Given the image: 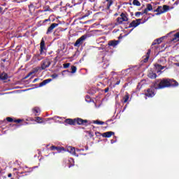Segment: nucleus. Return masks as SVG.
I'll return each mask as SVG.
<instances>
[{
	"mask_svg": "<svg viewBox=\"0 0 179 179\" xmlns=\"http://www.w3.org/2000/svg\"><path fill=\"white\" fill-rule=\"evenodd\" d=\"M178 86V82L174 79L163 78L156 80L154 83V89L162 90L166 89V87H177Z\"/></svg>",
	"mask_w": 179,
	"mask_h": 179,
	"instance_id": "1",
	"label": "nucleus"
},
{
	"mask_svg": "<svg viewBox=\"0 0 179 179\" xmlns=\"http://www.w3.org/2000/svg\"><path fill=\"white\" fill-rule=\"evenodd\" d=\"M89 120H83L80 117H77L74 119L68 118L64 120L65 125H85L87 127Z\"/></svg>",
	"mask_w": 179,
	"mask_h": 179,
	"instance_id": "2",
	"label": "nucleus"
},
{
	"mask_svg": "<svg viewBox=\"0 0 179 179\" xmlns=\"http://www.w3.org/2000/svg\"><path fill=\"white\" fill-rule=\"evenodd\" d=\"M129 19L128 18V14L127 13H122L120 17H118L116 19L117 25L122 24L123 22H128Z\"/></svg>",
	"mask_w": 179,
	"mask_h": 179,
	"instance_id": "3",
	"label": "nucleus"
},
{
	"mask_svg": "<svg viewBox=\"0 0 179 179\" xmlns=\"http://www.w3.org/2000/svg\"><path fill=\"white\" fill-rule=\"evenodd\" d=\"M87 38V36L83 35L76 41V43H74V47H80V45L83 44V41H85Z\"/></svg>",
	"mask_w": 179,
	"mask_h": 179,
	"instance_id": "4",
	"label": "nucleus"
},
{
	"mask_svg": "<svg viewBox=\"0 0 179 179\" xmlns=\"http://www.w3.org/2000/svg\"><path fill=\"white\" fill-rule=\"evenodd\" d=\"M69 1L71 2L72 5L69 3H67L66 6L60 8V12H66V9H68V8H73L75 6V0H69Z\"/></svg>",
	"mask_w": 179,
	"mask_h": 179,
	"instance_id": "5",
	"label": "nucleus"
},
{
	"mask_svg": "<svg viewBox=\"0 0 179 179\" xmlns=\"http://www.w3.org/2000/svg\"><path fill=\"white\" fill-rule=\"evenodd\" d=\"M141 22H142V19H137L136 20H133L129 25L128 27H125V29H131V27H138L139 24H141Z\"/></svg>",
	"mask_w": 179,
	"mask_h": 179,
	"instance_id": "6",
	"label": "nucleus"
},
{
	"mask_svg": "<svg viewBox=\"0 0 179 179\" xmlns=\"http://www.w3.org/2000/svg\"><path fill=\"white\" fill-rule=\"evenodd\" d=\"M144 94L145 97H155V89L152 87L147 89Z\"/></svg>",
	"mask_w": 179,
	"mask_h": 179,
	"instance_id": "7",
	"label": "nucleus"
},
{
	"mask_svg": "<svg viewBox=\"0 0 179 179\" xmlns=\"http://www.w3.org/2000/svg\"><path fill=\"white\" fill-rule=\"evenodd\" d=\"M58 24L57 23H52L48 28L46 32V34H50V33H52V31L55 27H58Z\"/></svg>",
	"mask_w": 179,
	"mask_h": 179,
	"instance_id": "8",
	"label": "nucleus"
},
{
	"mask_svg": "<svg viewBox=\"0 0 179 179\" xmlns=\"http://www.w3.org/2000/svg\"><path fill=\"white\" fill-rule=\"evenodd\" d=\"M118 44H120V41L118 40L117 41H115V40L109 41L108 43V45L109 47H113V48L117 47L118 45Z\"/></svg>",
	"mask_w": 179,
	"mask_h": 179,
	"instance_id": "9",
	"label": "nucleus"
},
{
	"mask_svg": "<svg viewBox=\"0 0 179 179\" xmlns=\"http://www.w3.org/2000/svg\"><path fill=\"white\" fill-rule=\"evenodd\" d=\"M50 150H57L58 153H61L62 150H65V148L64 147H59V146H55V145H52L50 148Z\"/></svg>",
	"mask_w": 179,
	"mask_h": 179,
	"instance_id": "10",
	"label": "nucleus"
},
{
	"mask_svg": "<svg viewBox=\"0 0 179 179\" xmlns=\"http://www.w3.org/2000/svg\"><path fill=\"white\" fill-rule=\"evenodd\" d=\"M113 135H115L114 131H106L101 134L103 138H111V136H113Z\"/></svg>",
	"mask_w": 179,
	"mask_h": 179,
	"instance_id": "11",
	"label": "nucleus"
},
{
	"mask_svg": "<svg viewBox=\"0 0 179 179\" xmlns=\"http://www.w3.org/2000/svg\"><path fill=\"white\" fill-rule=\"evenodd\" d=\"M155 69H157V73H159V72H162V71H163V69H164V68H166V66H162L159 64H155Z\"/></svg>",
	"mask_w": 179,
	"mask_h": 179,
	"instance_id": "12",
	"label": "nucleus"
},
{
	"mask_svg": "<svg viewBox=\"0 0 179 179\" xmlns=\"http://www.w3.org/2000/svg\"><path fill=\"white\" fill-rule=\"evenodd\" d=\"M32 113L35 115H40V113H41V110L38 107H35L32 109Z\"/></svg>",
	"mask_w": 179,
	"mask_h": 179,
	"instance_id": "13",
	"label": "nucleus"
},
{
	"mask_svg": "<svg viewBox=\"0 0 179 179\" xmlns=\"http://www.w3.org/2000/svg\"><path fill=\"white\" fill-rule=\"evenodd\" d=\"M152 52V50L150 49L148 50V52L146 53V55L145 56V58L143 59V62L146 63L148 61H149V58H150V53Z\"/></svg>",
	"mask_w": 179,
	"mask_h": 179,
	"instance_id": "14",
	"label": "nucleus"
},
{
	"mask_svg": "<svg viewBox=\"0 0 179 179\" xmlns=\"http://www.w3.org/2000/svg\"><path fill=\"white\" fill-rule=\"evenodd\" d=\"M173 43H177L179 41V31L173 35V38L171 39Z\"/></svg>",
	"mask_w": 179,
	"mask_h": 179,
	"instance_id": "15",
	"label": "nucleus"
},
{
	"mask_svg": "<svg viewBox=\"0 0 179 179\" xmlns=\"http://www.w3.org/2000/svg\"><path fill=\"white\" fill-rule=\"evenodd\" d=\"M154 12H157L156 13L157 15H162V13H164V11H163V7L161 6H158L156 10H154Z\"/></svg>",
	"mask_w": 179,
	"mask_h": 179,
	"instance_id": "16",
	"label": "nucleus"
},
{
	"mask_svg": "<svg viewBox=\"0 0 179 179\" xmlns=\"http://www.w3.org/2000/svg\"><path fill=\"white\" fill-rule=\"evenodd\" d=\"M163 41V38H157V39H155L152 43V45H156V44H161Z\"/></svg>",
	"mask_w": 179,
	"mask_h": 179,
	"instance_id": "17",
	"label": "nucleus"
},
{
	"mask_svg": "<svg viewBox=\"0 0 179 179\" xmlns=\"http://www.w3.org/2000/svg\"><path fill=\"white\" fill-rule=\"evenodd\" d=\"M45 42H44V39H42L41 42V54H43V52H44V50H45Z\"/></svg>",
	"mask_w": 179,
	"mask_h": 179,
	"instance_id": "18",
	"label": "nucleus"
},
{
	"mask_svg": "<svg viewBox=\"0 0 179 179\" xmlns=\"http://www.w3.org/2000/svg\"><path fill=\"white\" fill-rule=\"evenodd\" d=\"M106 1L107 2L106 9L108 10H110V8H111L113 3H114V1H113V0H106Z\"/></svg>",
	"mask_w": 179,
	"mask_h": 179,
	"instance_id": "19",
	"label": "nucleus"
},
{
	"mask_svg": "<svg viewBox=\"0 0 179 179\" xmlns=\"http://www.w3.org/2000/svg\"><path fill=\"white\" fill-rule=\"evenodd\" d=\"M8 79V74L6 73H0V80H6Z\"/></svg>",
	"mask_w": 179,
	"mask_h": 179,
	"instance_id": "20",
	"label": "nucleus"
},
{
	"mask_svg": "<svg viewBox=\"0 0 179 179\" xmlns=\"http://www.w3.org/2000/svg\"><path fill=\"white\" fill-rule=\"evenodd\" d=\"M148 78L150 79H156V78H157V74H156V73L150 72L148 73Z\"/></svg>",
	"mask_w": 179,
	"mask_h": 179,
	"instance_id": "21",
	"label": "nucleus"
},
{
	"mask_svg": "<svg viewBox=\"0 0 179 179\" xmlns=\"http://www.w3.org/2000/svg\"><path fill=\"white\" fill-rule=\"evenodd\" d=\"M121 83V80L118 78V77H116L115 78V83H113V87H115V86H118Z\"/></svg>",
	"mask_w": 179,
	"mask_h": 179,
	"instance_id": "22",
	"label": "nucleus"
},
{
	"mask_svg": "<svg viewBox=\"0 0 179 179\" xmlns=\"http://www.w3.org/2000/svg\"><path fill=\"white\" fill-rule=\"evenodd\" d=\"M169 10H170V6L167 5H164L162 8V12H164V13L166 12H169Z\"/></svg>",
	"mask_w": 179,
	"mask_h": 179,
	"instance_id": "23",
	"label": "nucleus"
},
{
	"mask_svg": "<svg viewBox=\"0 0 179 179\" xmlns=\"http://www.w3.org/2000/svg\"><path fill=\"white\" fill-rule=\"evenodd\" d=\"M92 124H96L97 125H104V122L100 120H93Z\"/></svg>",
	"mask_w": 179,
	"mask_h": 179,
	"instance_id": "24",
	"label": "nucleus"
},
{
	"mask_svg": "<svg viewBox=\"0 0 179 179\" xmlns=\"http://www.w3.org/2000/svg\"><path fill=\"white\" fill-rule=\"evenodd\" d=\"M129 100V94L127 93V94L123 97V103H128V101Z\"/></svg>",
	"mask_w": 179,
	"mask_h": 179,
	"instance_id": "25",
	"label": "nucleus"
},
{
	"mask_svg": "<svg viewBox=\"0 0 179 179\" xmlns=\"http://www.w3.org/2000/svg\"><path fill=\"white\" fill-rule=\"evenodd\" d=\"M68 152H69V153H71V155H75V153H76L75 148L69 147Z\"/></svg>",
	"mask_w": 179,
	"mask_h": 179,
	"instance_id": "26",
	"label": "nucleus"
},
{
	"mask_svg": "<svg viewBox=\"0 0 179 179\" xmlns=\"http://www.w3.org/2000/svg\"><path fill=\"white\" fill-rule=\"evenodd\" d=\"M133 5H134V6H141V2L138 0H134Z\"/></svg>",
	"mask_w": 179,
	"mask_h": 179,
	"instance_id": "27",
	"label": "nucleus"
},
{
	"mask_svg": "<svg viewBox=\"0 0 179 179\" xmlns=\"http://www.w3.org/2000/svg\"><path fill=\"white\" fill-rule=\"evenodd\" d=\"M76 71H78V69L76 68V66H71V73H76Z\"/></svg>",
	"mask_w": 179,
	"mask_h": 179,
	"instance_id": "28",
	"label": "nucleus"
},
{
	"mask_svg": "<svg viewBox=\"0 0 179 179\" xmlns=\"http://www.w3.org/2000/svg\"><path fill=\"white\" fill-rule=\"evenodd\" d=\"M36 122H38V124H41V122H43V118L40 117H36Z\"/></svg>",
	"mask_w": 179,
	"mask_h": 179,
	"instance_id": "29",
	"label": "nucleus"
},
{
	"mask_svg": "<svg viewBox=\"0 0 179 179\" xmlns=\"http://www.w3.org/2000/svg\"><path fill=\"white\" fill-rule=\"evenodd\" d=\"M148 11H150V10H153V6H152V4L150 3H148L147 4V8Z\"/></svg>",
	"mask_w": 179,
	"mask_h": 179,
	"instance_id": "30",
	"label": "nucleus"
},
{
	"mask_svg": "<svg viewBox=\"0 0 179 179\" xmlns=\"http://www.w3.org/2000/svg\"><path fill=\"white\" fill-rule=\"evenodd\" d=\"M69 66H71V63H66L63 64V68L64 69H68V68H69Z\"/></svg>",
	"mask_w": 179,
	"mask_h": 179,
	"instance_id": "31",
	"label": "nucleus"
},
{
	"mask_svg": "<svg viewBox=\"0 0 179 179\" xmlns=\"http://www.w3.org/2000/svg\"><path fill=\"white\" fill-rule=\"evenodd\" d=\"M88 13H86L85 15H83L82 17H80L79 18L80 20H82L83 19H85V17H87V16H89L90 15V13L89 11H87Z\"/></svg>",
	"mask_w": 179,
	"mask_h": 179,
	"instance_id": "32",
	"label": "nucleus"
},
{
	"mask_svg": "<svg viewBox=\"0 0 179 179\" xmlns=\"http://www.w3.org/2000/svg\"><path fill=\"white\" fill-rule=\"evenodd\" d=\"M43 86H45V80L41 83L36 87H43Z\"/></svg>",
	"mask_w": 179,
	"mask_h": 179,
	"instance_id": "33",
	"label": "nucleus"
},
{
	"mask_svg": "<svg viewBox=\"0 0 179 179\" xmlns=\"http://www.w3.org/2000/svg\"><path fill=\"white\" fill-rule=\"evenodd\" d=\"M45 69V62H43L41 66L40 67V71Z\"/></svg>",
	"mask_w": 179,
	"mask_h": 179,
	"instance_id": "34",
	"label": "nucleus"
},
{
	"mask_svg": "<svg viewBox=\"0 0 179 179\" xmlns=\"http://www.w3.org/2000/svg\"><path fill=\"white\" fill-rule=\"evenodd\" d=\"M45 12H52V10L50 8L49 6H45Z\"/></svg>",
	"mask_w": 179,
	"mask_h": 179,
	"instance_id": "35",
	"label": "nucleus"
},
{
	"mask_svg": "<svg viewBox=\"0 0 179 179\" xmlns=\"http://www.w3.org/2000/svg\"><path fill=\"white\" fill-rule=\"evenodd\" d=\"M141 15H143V13H142V12H136V13H135V16H136V17H139L141 16Z\"/></svg>",
	"mask_w": 179,
	"mask_h": 179,
	"instance_id": "36",
	"label": "nucleus"
},
{
	"mask_svg": "<svg viewBox=\"0 0 179 179\" xmlns=\"http://www.w3.org/2000/svg\"><path fill=\"white\" fill-rule=\"evenodd\" d=\"M6 120H7L8 122H13V119L12 117H7V118H6Z\"/></svg>",
	"mask_w": 179,
	"mask_h": 179,
	"instance_id": "37",
	"label": "nucleus"
},
{
	"mask_svg": "<svg viewBox=\"0 0 179 179\" xmlns=\"http://www.w3.org/2000/svg\"><path fill=\"white\" fill-rule=\"evenodd\" d=\"M51 78L53 79H55L56 78H58V74L54 73L53 75L51 76Z\"/></svg>",
	"mask_w": 179,
	"mask_h": 179,
	"instance_id": "38",
	"label": "nucleus"
},
{
	"mask_svg": "<svg viewBox=\"0 0 179 179\" xmlns=\"http://www.w3.org/2000/svg\"><path fill=\"white\" fill-rule=\"evenodd\" d=\"M148 12H149V10L147 8H145V10H143V12L142 13H143V15H144V14L148 15Z\"/></svg>",
	"mask_w": 179,
	"mask_h": 179,
	"instance_id": "39",
	"label": "nucleus"
},
{
	"mask_svg": "<svg viewBox=\"0 0 179 179\" xmlns=\"http://www.w3.org/2000/svg\"><path fill=\"white\" fill-rule=\"evenodd\" d=\"M85 100L89 103L90 101V96H89V95L86 96Z\"/></svg>",
	"mask_w": 179,
	"mask_h": 179,
	"instance_id": "40",
	"label": "nucleus"
},
{
	"mask_svg": "<svg viewBox=\"0 0 179 179\" xmlns=\"http://www.w3.org/2000/svg\"><path fill=\"white\" fill-rule=\"evenodd\" d=\"M52 79L51 78L47 79L45 80V84L47 85V83H50V82H52Z\"/></svg>",
	"mask_w": 179,
	"mask_h": 179,
	"instance_id": "41",
	"label": "nucleus"
},
{
	"mask_svg": "<svg viewBox=\"0 0 179 179\" xmlns=\"http://www.w3.org/2000/svg\"><path fill=\"white\" fill-rule=\"evenodd\" d=\"M14 122H17L19 124L20 122H22V120H20V119L15 120H14Z\"/></svg>",
	"mask_w": 179,
	"mask_h": 179,
	"instance_id": "42",
	"label": "nucleus"
},
{
	"mask_svg": "<svg viewBox=\"0 0 179 179\" xmlns=\"http://www.w3.org/2000/svg\"><path fill=\"white\" fill-rule=\"evenodd\" d=\"M108 90H110V88H109V87H106V88L104 90V93H108Z\"/></svg>",
	"mask_w": 179,
	"mask_h": 179,
	"instance_id": "43",
	"label": "nucleus"
},
{
	"mask_svg": "<svg viewBox=\"0 0 179 179\" xmlns=\"http://www.w3.org/2000/svg\"><path fill=\"white\" fill-rule=\"evenodd\" d=\"M33 73H34V72L29 73L26 76V78H29V76H31V75H33Z\"/></svg>",
	"mask_w": 179,
	"mask_h": 179,
	"instance_id": "44",
	"label": "nucleus"
},
{
	"mask_svg": "<svg viewBox=\"0 0 179 179\" xmlns=\"http://www.w3.org/2000/svg\"><path fill=\"white\" fill-rule=\"evenodd\" d=\"M179 5V0H177L174 3L173 6Z\"/></svg>",
	"mask_w": 179,
	"mask_h": 179,
	"instance_id": "45",
	"label": "nucleus"
},
{
	"mask_svg": "<svg viewBox=\"0 0 179 179\" xmlns=\"http://www.w3.org/2000/svg\"><path fill=\"white\" fill-rule=\"evenodd\" d=\"M66 72L69 73V70H64L62 71V73H66Z\"/></svg>",
	"mask_w": 179,
	"mask_h": 179,
	"instance_id": "46",
	"label": "nucleus"
},
{
	"mask_svg": "<svg viewBox=\"0 0 179 179\" xmlns=\"http://www.w3.org/2000/svg\"><path fill=\"white\" fill-rule=\"evenodd\" d=\"M162 62H163V59H159V64H162Z\"/></svg>",
	"mask_w": 179,
	"mask_h": 179,
	"instance_id": "47",
	"label": "nucleus"
},
{
	"mask_svg": "<svg viewBox=\"0 0 179 179\" xmlns=\"http://www.w3.org/2000/svg\"><path fill=\"white\" fill-rule=\"evenodd\" d=\"M145 22H148V19H145L144 21L142 23H145Z\"/></svg>",
	"mask_w": 179,
	"mask_h": 179,
	"instance_id": "48",
	"label": "nucleus"
},
{
	"mask_svg": "<svg viewBox=\"0 0 179 179\" xmlns=\"http://www.w3.org/2000/svg\"><path fill=\"white\" fill-rule=\"evenodd\" d=\"M8 176V177H12V173H9Z\"/></svg>",
	"mask_w": 179,
	"mask_h": 179,
	"instance_id": "49",
	"label": "nucleus"
},
{
	"mask_svg": "<svg viewBox=\"0 0 179 179\" xmlns=\"http://www.w3.org/2000/svg\"><path fill=\"white\" fill-rule=\"evenodd\" d=\"M89 134H90L91 137L93 136V134H92V132H90Z\"/></svg>",
	"mask_w": 179,
	"mask_h": 179,
	"instance_id": "50",
	"label": "nucleus"
},
{
	"mask_svg": "<svg viewBox=\"0 0 179 179\" xmlns=\"http://www.w3.org/2000/svg\"><path fill=\"white\" fill-rule=\"evenodd\" d=\"M176 66H179V62L176 64Z\"/></svg>",
	"mask_w": 179,
	"mask_h": 179,
	"instance_id": "51",
	"label": "nucleus"
},
{
	"mask_svg": "<svg viewBox=\"0 0 179 179\" xmlns=\"http://www.w3.org/2000/svg\"><path fill=\"white\" fill-rule=\"evenodd\" d=\"M110 143H115V141H113V140H111V141H110Z\"/></svg>",
	"mask_w": 179,
	"mask_h": 179,
	"instance_id": "52",
	"label": "nucleus"
},
{
	"mask_svg": "<svg viewBox=\"0 0 179 179\" xmlns=\"http://www.w3.org/2000/svg\"><path fill=\"white\" fill-rule=\"evenodd\" d=\"M37 80H38V79L36 78V79H34V82H37Z\"/></svg>",
	"mask_w": 179,
	"mask_h": 179,
	"instance_id": "53",
	"label": "nucleus"
},
{
	"mask_svg": "<svg viewBox=\"0 0 179 179\" xmlns=\"http://www.w3.org/2000/svg\"><path fill=\"white\" fill-rule=\"evenodd\" d=\"M45 22H50V19L45 20Z\"/></svg>",
	"mask_w": 179,
	"mask_h": 179,
	"instance_id": "54",
	"label": "nucleus"
},
{
	"mask_svg": "<svg viewBox=\"0 0 179 179\" xmlns=\"http://www.w3.org/2000/svg\"><path fill=\"white\" fill-rule=\"evenodd\" d=\"M1 10H2V8H0V13H1Z\"/></svg>",
	"mask_w": 179,
	"mask_h": 179,
	"instance_id": "55",
	"label": "nucleus"
},
{
	"mask_svg": "<svg viewBox=\"0 0 179 179\" xmlns=\"http://www.w3.org/2000/svg\"><path fill=\"white\" fill-rule=\"evenodd\" d=\"M34 169H37V166H34Z\"/></svg>",
	"mask_w": 179,
	"mask_h": 179,
	"instance_id": "56",
	"label": "nucleus"
},
{
	"mask_svg": "<svg viewBox=\"0 0 179 179\" xmlns=\"http://www.w3.org/2000/svg\"><path fill=\"white\" fill-rule=\"evenodd\" d=\"M45 68H48V65H46V66H45Z\"/></svg>",
	"mask_w": 179,
	"mask_h": 179,
	"instance_id": "57",
	"label": "nucleus"
},
{
	"mask_svg": "<svg viewBox=\"0 0 179 179\" xmlns=\"http://www.w3.org/2000/svg\"><path fill=\"white\" fill-rule=\"evenodd\" d=\"M6 122V120H3V122Z\"/></svg>",
	"mask_w": 179,
	"mask_h": 179,
	"instance_id": "58",
	"label": "nucleus"
},
{
	"mask_svg": "<svg viewBox=\"0 0 179 179\" xmlns=\"http://www.w3.org/2000/svg\"><path fill=\"white\" fill-rule=\"evenodd\" d=\"M50 119H46V121H48Z\"/></svg>",
	"mask_w": 179,
	"mask_h": 179,
	"instance_id": "59",
	"label": "nucleus"
},
{
	"mask_svg": "<svg viewBox=\"0 0 179 179\" xmlns=\"http://www.w3.org/2000/svg\"><path fill=\"white\" fill-rule=\"evenodd\" d=\"M96 133H97V134H99V132H96L95 134H97Z\"/></svg>",
	"mask_w": 179,
	"mask_h": 179,
	"instance_id": "60",
	"label": "nucleus"
},
{
	"mask_svg": "<svg viewBox=\"0 0 179 179\" xmlns=\"http://www.w3.org/2000/svg\"><path fill=\"white\" fill-rule=\"evenodd\" d=\"M27 90H25L24 91L27 92Z\"/></svg>",
	"mask_w": 179,
	"mask_h": 179,
	"instance_id": "61",
	"label": "nucleus"
},
{
	"mask_svg": "<svg viewBox=\"0 0 179 179\" xmlns=\"http://www.w3.org/2000/svg\"><path fill=\"white\" fill-rule=\"evenodd\" d=\"M47 150H50V149L48 148Z\"/></svg>",
	"mask_w": 179,
	"mask_h": 179,
	"instance_id": "62",
	"label": "nucleus"
},
{
	"mask_svg": "<svg viewBox=\"0 0 179 179\" xmlns=\"http://www.w3.org/2000/svg\"><path fill=\"white\" fill-rule=\"evenodd\" d=\"M172 1H173V2H174L175 0H172Z\"/></svg>",
	"mask_w": 179,
	"mask_h": 179,
	"instance_id": "63",
	"label": "nucleus"
},
{
	"mask_svg": "<svg viewBox=\"0 0 179 179\" xmlns=\"http://www.w3.org/2000/svg\"><path fill=\"white\" fill-rule=\"evenodd\" d=\"M57 118H60L59 117H57Z\"/></svg>",
	"mask_w": 179,
	"mask_h": 179,
	"instance_id": "64",
	"label": "nucleus"
}]
</instances>
